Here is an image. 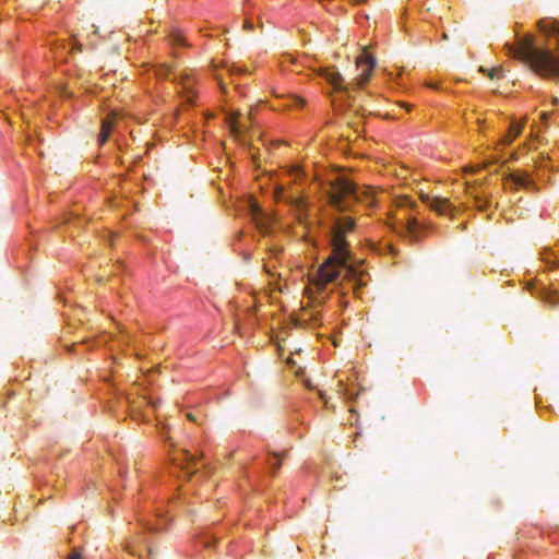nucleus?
I'll return each mask as SVG.
<instances>
[{"mask_svg": "<svg viewBox=\"0 0 559 559\" xmlns=\"http://www.w3.org/2000/svg\"><path fill=\"white\" fill-rule=\"evenodd\" d=\"M225 67H226L227 71H228V73H229L230 75H233V74H234V72H236V71H237V72H240V71H241V68L236 67V66H231V67L225 66Z\"/></svg>", "mask_w": 559, "mask_h": 559, "instance_id": "nucleus-23", "label": "nucleus"}, {"mask_svg": "<svg viewBox=\"0 0 559 559\" xmlns=\"http://www.w3.org/2000/svg\"><path fill=\"white\" fill-rule=\"evenodd\" d=\"M243 28L247 29V31H252L253 29L252 22H250L249 20H246L245 24H243Z\"/></svg>", "mask_w": 559, "mask_h": 559, "instance_id": "nucleus-25", "label": "nucleus"}, {"mask_svg": "<svg viewBox=\"0 0 559 559\" xmlns=\"http://www.w3.org/2000/svg\"><path fill=\"white\" fill-rule=\"evenodd\" d=\"M304 105H305V100L302 98L295 96V95H290L285 98V102L281 106H276V105L272 104L271 108L274 110L280 109L281 107H283V108H292V107L302 108Z\"/></svg>", "mask_w": 559, "mask_h": 559, "instance_id": "nucleus-16", "label": "nucleus"}, {"mask_svg": "<svg viewBox=\"0 0 559 559\" xmlns=\"http://www.w3.org/2000/svg\"><path fill=\"white\" fill-rule=\"evenodd\" d=\"M406 229L412 236H415L419 230L418 222L415 218H409L406 225Z\"/></svg>", "mask_w": 559, "mask_h": 559, "instance_id": "nucleus-22", "label": "nucleus"}, {"mask_svg": "<svg viewBox=\"0 0 559 559\" xmlns=\"http://www.w3.org/2000/svg\"><path fill=\"white\" fill-rule=\"evenodd\" d=\"M252 119V110L249 112L248 120L251 121Z\"/></svg>", "mask_w": 559, "mask_h": 559, "instance_id": "nucleus-29", "label": "nucleus"}, {"mask_svg": "<svg viewBox=\"0 0 559 559\" xmlns=\"http://www.w3.org/2000/svg\"><path fill=\"white\" fill-rule=\"evenodd\" d=\"M330 205L340 212L350 211L357 203L371 207L377 203V193L372 187L358 186L344 176H335L322 185Z\"/></svg>", "mask_w": 559, "mask_h": 559, "instance_id": "nucleus-3", "label": "nucleus"}, {"mask_svg": "<svg viewBox=\"0 0 559 559\" xmlns=\"http://www.w3.org/2000/svg\"><path fill=\"white\" fill-rule=\"evenodd\" d=\"M251 213L257 225L261 229H266L264 221H271L270 217L263 212V210L254 202L251 203Z\"/></svg>", "mask_w": 559, "mask_h": 559, "instance_id": "nucleus-15", "label": "nucleus"}, {"mask_svg": "<svg viewBox=\"0 0 559 559\" xmlns=\"http://www.w3.org/2000/svg\"><path fill=\"white\" fill-rule=\"evenodd\" d=\"M267 464L270 465V468L272 473H275L281 467V459L277 453H272L269 455Z\"/></svg>", "mask_w": 559, "mask_h": 559, "instance_id": "nucleus-19", "label": "nucleus"}, {"mask_svg": "<svg viewBox=\"0 0 559 559\" xmlns=\"http://www.w3.org/2000/svg\"><path fill=\"white\" fill-rule=\"evenodd\" d=\"M525 121L512 120L507 134L501 139L502 145H510L523 131Z\"/></svg>", "mask_w": 559, "mask_h": 559, "instance_id": "nucleus-11", "label": "nucleus"}, {"mask_svg": "<svg viewBox=\"0 0 559 559\" xmlns=\"http://www.w3.org/2000/svg\"><path fill=\"white\" fill-rule=\"evenodd\" d=\"M323 76L326 80V82L333 86L334 90L343 91L344 79L336 70L326 69L323 72Z\"/></svg>", "mask_w": 559, "mask_h": 559, "instance_id": "nucleus-12", "label": "nucleus"}, {"mask_svg": "<svg viewBox=\"0 0 559 559\" xmlns=\"http://www.w3.org/2000/svg\"><path fill=\"white\" fill-rule=\"evenodd\" d=\"M225 121L231 135L236 140L241 141V138L249 129V124L242 120V115L239 111H228L225 115Z\"/></svg>", "mask_w": 559, "mask_h": 559, "instance_id": "nucleus-8", "label": "nucleus"}, {"mask_svg": "<svg viewBox=\"0 0 559 559\" xmlns=\"http://www.w3.org/2000/svg\"><path fill=\"white\" fill-rule=\"evenodd\" d=\"M159 435L165 440V442L169 444V448L171 449L168 454L169 460L179 473H183L186 477H191L193 474L200 471L203 464L197 455L185 449H174L171 437L168 436L166 427L160 428Z\"/></svg>", "mask_w": 559, "mask_h": 559, "instance_id": "nucleus-5", "label": "nucleus"}, {"mask_svg": "<svg viewBox=\"0 0 559 559\" xmlns=\"http://www.w3.org/2000/svg\"><path fill=\"white\" fill-rule=\"evenodd\" d=\"M155 522L140 520L144 533H140L126 543V550L132 555L138 556L139 559H155L152 548L148 546L145 533L158 532L167 527L168 520L164 518L163 513L156 512L154 515Z\"/></svg>", "mask_w": 559, "mask_h": 559, "instance_id": "nucleus-4", "label": "nucleus"}, {"mask_svg": "<svg viewBox=\"0 0 559 559\" xmlns=\"http://www.w3.org/2000/svg\"><path fill=\"white\" fill-rule=\"evenodd\" d=\"M540 259L548 269L559 267V251L554 249H544Z\"/></svg>", "mask_w": 559, "mask_h": 559, "instance_id": "nucleus-13", "label": "nucleus"}, {"mask_svg": "<svg viewBox=\"0 0 559 559\" xmlns=\"http://www.w3.org/2000/svg\"><path fill=\"white\" fill-rule=\"evenodd\" d=\"M67 559H81V555L78 551H72Z\"/></svg>", "mask_w": 559, "mask_h": 559, "instance_id": "nucleus-26", "label": "nucleus"}, {"mask_svg": "<svg viewBox=\"0 0 559 559\" xmlns=\"http://www.w3.org/2000/svg\"><path fill=\"white\" fill-rule=\"evenodd\" d=\"M112 127H114V118L108 117L102 121L100 133L98 136V142L100 145L106 143L107 140L109 139L111 131H112Z\"/></svg>", "mask_w": 559, "mask_h": 559, "instance_id": "nucleus-14", "label": "nucleus"}, {"mask_svg": "<svg viewBox=\"0 0 559 559\" xmlns=\"http://www.w3.org/2000/svg\"><path fill=\"white\" fill-rule=\"evenodd\" d=\"M475 205L479 211H486L489 206L488 200L483 197L474 195Z\"/></svg>", "mask_w": 559, "mask_h": 559, "instance_id": "nucleus-21", "label": "nucleus"}, {"mask_svg": "<svg viewBox=\"0 0 559 559\" xmlns=\"http://www.w3.org/2000/svg\"><path fill=\"white\" fill-rule=\"evenodd\" d=\"M551 104H552L554 106H557V105L559 104V99H558L557 97H552V98H551Z\"/></svg>", "mask_w": 559, "mask_h": 559, "instance_id": "nucleus-28", "label": "nucleus"}, {"mask_svg": "<svg viewBox=\"0 0 559 559\" xmlns=\"http://www.w3.org/2000/svg\"><path fill=\"white\" fill-rule=\"evenodd\" d=\"M421 200L430 210L437 212L440 215H453L454 213L455 207L447 198L421 194Z\"/></svg>", "mask_w": 559, "mask_h": 559, "instance_id": "nucleus-9", "label": "nucleus"}, {"mask_svg": "<svg viewBox=\"0 0 559 559\" xmlns=\"http://www.w3.org/2000/svg\"><path fill=\"white\" fill-rule=\"evenodd\" d=\"M180 86L182 94V97L185 98L186 103L192 104L195 98V93L192 88L193 86V80L188 74L180 75Z\"/></svg>", "mask_w": 559, "mask_h": 559, "instance_id": "nucleus-10", "label": "nucleus"}, {"mask_svg": "<svg viewBox=\"0 0 559 559\" xmlns=\"http://www.w3.org/2000/svg\"><path fill=\"white\" fill-rule=\"evenodd\" d=\"M356 3H362L365 0H354Z\"/></svg>", "mask_w": 559, "mask_h": 559, "instance_id": "nucleus-30", "label": "nucleus"}, {"mask_svg": "<svg viewBox=\"0 0 559 559\" xmlns=\"http://www.w3.org/2000/svg\"><path fill=\"white\" fill-rule=\"evenodd\" d=\"M429 87H431V88H438V87H437V85H435V84H429Z\"/></svg>", "mask_w": 559, "mask_h": 559, "instance_id": "nucleus-31", "label": "nucleus"}, {"mask_svg": "<svg viewBox=\"0 0 559 559\" xmlns=\"http://www.w3.org/2000/svg\"><path fill=\"white\" fill-rule=\"evenodd\" d=\"M274 198L277 202L287 204L300 224L306 222L309 202L301 192L293 189L287 191L283 186H277L274 190Z\"/></svg>", "mask_w": 559, "mask_h": 559, "instance_id": "nucleus-6", "label": "nucleus"}, {"mask_svg": "<svg viewBox=\"0 0 559 559\" xmlns=\"http://www.w3.org/2000/svg\"><path fill=\"white\" fill-rule=\"evenodd\" d=\"M356 223L349 215H338L330 230L332 247L329 258L320 265L316 274L309 280L308 293L316 301H322L329 284H341L343 281L353 282L362 286L364 274L355 266L349 251L347 237L354 233Z\"/></svg>", "mask_w": 559, "mask_h": 559, "instance_id": "nucleus-1", "label": "nucleus"}, {"mask_svg": "<svg viewBox=\"0 0 559 559\" xmlns=\"http://www.w3.org/2000/svg\"><path fill=\"white\" fill-rule=\"evenodd\" d=\"M479 71L486 73L491 80L501 78L503 73L501 68H492L490 70H486L484 67H480Z\"/></svg>", "mask_w": 559, "mask_h": 559, "instance_id": "nucleus-20", "label": "nucleus"}, {"mask_svg": "<svg viewBox=\"0 0 559 559\" xmlns=\"http://www.w3.org/2000/svg\"><path fill=\"white\" fill-rule=\"evenodd\" d=\"M356 66L359 71V74L355 79L356 85L364 87L371 78L376 67V60L367 50H364L357 58Z\"/></svg>", "mask_w": 559, "mask_h": 559, "instance_id": "nucleus-7", "label": "nucleus"}, {"mask_svg": "<svg viewBox=\"0 0 559 559\" xmlns=\"http://www.w3.org/2000/svg\"><path fill=\"white\" fill-rule=\"evenodd\" d=\"M169 43L174 48L186 46L185 38L178 32H174L169 35Z\"/></svg>", "mask_w": 559, "mask_h": 559, "instance_id": "nucleus-18", "label": "nucleus"}, {"mask_svg": "<svg viewBox=\"0 0 559 559\" xmlns=\"http://www.w3.org/2000/svg\"><path fill=\"white\" fill-rule=\"evenodd\" d=\"M216 540L213 537L207 538L204 540V546L206 548L213 547L215 545Z\"/></svg>", "mask_w": 559, "mask_h": 559, "instance_id": "nucleus-24", "label": "nucleus"}, {"mask_svg": "<svg viewBox=\"0 0 559 559\" xmlns=\"http://www.w3.org/2000/svg\"><path fill=\"white\" fill-rule=\"evenodd\" d=\"M538 28L545 36L558 38L557 52L550 47L538 46L533 36L527 35L519 38L514 45L506 46L508 53L530 66V68L542 76L559 78V22L552 19L539 21Z\"/></svg>", "mask_w": 559, "mask_h": 559, "instance_id": "nucleus-2", "label": "nucleus"}, {"mask_svg": "<svg viewBox=\"0 0 559 559\" xmlns=\"http://www.w3.org/2000/svg\"><path fill=\"white\" fill-rule=\"evenodd\" d=\"M190 420H194V417L192 415H189Z\"/></svg>", "mask_w": 559, "mask_h": 559, "instance_id": "nucleus-32", "label": "nucleus"}, {"mask_svg": "<svg viewBox=\"0 0 559 559\" xmlns=\"http://www.w3.org/2000/svg\"><path fill=\"white\" fill-rule=\"evenodd\" d=\"M287 173H288L289 177H292V179L295 182H298L299 180H301L305 177V171L299 165L288 166Z\"/></svg>", "mask_w": 559, "mask_h": 559, "instance_id": "nucleus-17", "label": "nucleus"}, {"mask_svg": "<svg viewBox=\"0 0 559 559\" xmlns=\"http://www.w3.org/2000/svg\"><path fill=\"white\" fill-rule=\"evenodd\" d=\"M549 115H550L549 112H542V114H540V118H542V120H543L544 122H546V121H547V119L549 118Z\"/></svg>", "mask_w": 559, "mask_h": 559, "instance_id": "nucleus-27", "label": "nucleus"}]
</instances>
